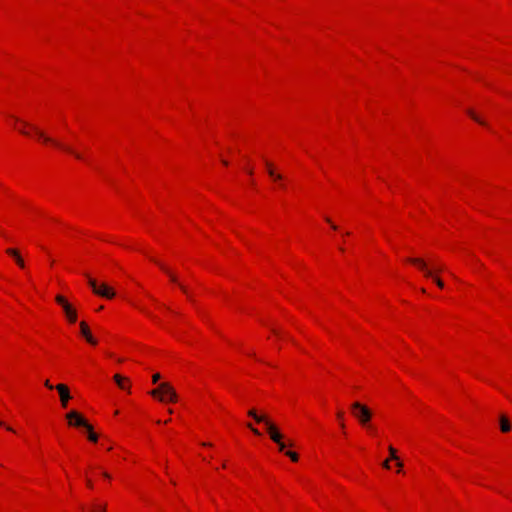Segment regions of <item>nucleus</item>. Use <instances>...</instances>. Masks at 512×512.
Segmentation results:
<instances>
[{
    "instance_id": "1",
    "label": "nucleus",
    "mask_w": 512,
    "mask_h": 512,
    "mask_svg": "<svg viewBox=\"0 0 512 512\" xmlns=\"http://www.w3.org/2000/svg\"><path fill=\"white\" fill-rule=\"evenodd\" d=\"M23 127L19 128V132L23 135H29L30 132L28 130L25 129V127H29L31 130H33L35 132V135L43 140V142L45 143H51L53 145H55L56 147L60 148V149H63L64 151L74 155L75 158L77 159H82V155L76 151H74L71 147L69 146H66L54 139H52L51 137L47 136L43 131H41L38 127H36L35 125H32L26 121H21Z\"/></svg>"
},
{
    "instance_id": "2",
    "label": "nucleus",
    "mask_w": 512,
    "mask_h": 512,
    "mask_svg": "<svg viewBox=\"0 0 512 512\" xmlns=\"http://www.w3.org/2000/svg\"><path fill=\"white\" fill-rule=\"evenodd\" d=\"M150 394L153 397H159L160 401H170V402H176L177 401V394L173 387L169 383H161L156 389L152 390Z\"/></svg>"
},
{
    "instance_id": "3",
    "label": "nucleus",
    "mask_w": 512,
    "mask_h": 512,
    "mask_svg": "<svg viewBox=\"0 0 512 512\" xmlns=\"http://www.w3.org/2000/svg\"><path fill=\"white\" fill-rule=\"evenodd\" d=\"M351 410L354 417L362 426H367L372 418L371 410L364 404L356 401L351 404Z\"/></svg>"
},
{
    "instance_id": "4",
    "label": "nucleus",
    "mask_w": 512,
    "mask_h": 512,
    "mask_svg": "<svg viewBox=\"0 0 512 512\" xmlns=\"http://www.w3.org/2000/svg\"><path fill=\"white\" fill-rule=\"evenodd\" d=\"M85 276L87 277L88 284L91 287L94 294L107 299H112L115 297V291L107 284H98V282L95 279L91 278L88 274H85Z\"/></svg>"
},
{
    "instance_id": "5",
    "label": "nucleus",
    "mask_w": 512,
    "mask_h": 512,
    "mask_svg": "<svg viewBox=\"0 0 512 512\" xmlns=\"http://www.w3.org/2000/svg\"><path fill=\"white\" fill-rule=\"evenodd\" d=\"M408 262L416 265L426 277H433L434 272H441L444 270L442 265L435 266L433 269L429 268L428 263L421 258H408Z\"/></svg>"
},
{
    "instance_id": "6",
    "label": "nucleus",
    "mask_w": 512,
    "mask_h": 512,
    "mask_svg": "<svg viewBox=\"0 0 512 512\" xmlns=\"http://www.w3.org/2000/svg\"><path fill=\"white\" fill-rule=\"evenodd\" d=\"M264 424L267 428V432L271 440L278 445L280 451H284L286 444L282 441L283 435L278 431L277 427L269 419H267Z\"/></svg>"
},
{
    "instance_id": "7",
    "label": "nucleus",
    "mask_w": 512,
    "mask_h": 512,
    "mask_svg": "<svg viewBox=\"0 0 512 512\" xmlns=\"http://www.w3.org/2000/svg\"><path fill=\"white\" fill-rule=\"evenodd\" d=\"M264 424L267 428V432L271 440L278 445L280 451H284L286 444L282 441L283 435L278 431L277 427L269 419H267Z\"/></svg>"
},
{
    "instance_id": "8",
    "label": "nucleus",
    "mask_w": 512,
    "mask_h": 512,
    "mask_svg": "<svg viewBox=\"0 0 512 512\" xmlns=\"http://www.w3.org/2000/svg\"><path fill=\"white\" fill-rule=\"evenodd\" d=\"M66 419L71 426L84 427L87 431H91V425L80 413L75 410L68 412L66 414Z\"/></svg>"
},
{
    "instance_id": "9",
    "label": "nucleus",
    "mask_w": 512,
    "mask_h": 512,
    "mask_svg": "<svg viewBox=\"0 0 512 512\" xmlns=\"http://www.w3.org/2000/svg\"><path fill=\"white\" fill-rule=\"evenodd\" d=\"M152 261H154L168 275L171 282L177 284L180 289L188 295L187 288L179 282L178 277L165 264L157 261L156 259H152Z\"/></svg>"
},
{
    "instance_id": "10",
    "label": "nucleus",
    "mask_w": 512,
    "mask_h": 512,
    "mask_svg": "<svg viewBox=\"0 0 512 512\" xmlns=\"http://www.w3.org/2000/svg\"><path fill=\"white\" fill-rule=\"evenodd\" d=\"M55 389L59 393L62 407L66 408L69 400L71 399L68 387L64 384H58L55 386Z\"/></svg>"
},
{
    "instance_id": "11",
    "label": "nucleus",
    "mask_w": 512,
    "mask_h": 512,
    "mask_svg": "<svg viewBox=\"0 0 512 512\" xmlns=\"http://www.w3.org/2000/svg\"><path fill=\"white\" fill-rule=\"evenodd\" d=\"M80 332L85 337V339L87 340L88 343H90L92 345H96L97 344V341L92 336L88 325L85 322H83V321L80 322Z\"/></svg>"
},
{
    "instance_id": "12",
    "label": "nucleus",
    "mask_w": 512,
    "mask_h": 512,
    "mask_svg": "<svg viewBox=\"0 0 512 512\" xmlns=\"http://www.w3.org/2000/svg\"><path fill=\"white\" fill-rule=\"evenodd\" d=\"M265 166L267 168L268 175L274 180V181H282L283 176L280 173H277L272 165V163L268 160H265Z\"/></svg>"
},
{
    "instance_id": "13",
    "label": "nucleus",
    "mask_w": 512,
    "mask_h": 512,
    "mask_svg": "<svg viewBox=\"0 0 512 512\" xmlns=\"http://www.w3.org/2000/svg\"><path fill=\"white\" fill-rule=\"evenodd\" d=\"M63 311L70 323H75L77 321V312L70 303L63 307Z\"/></svg>"
},
{
    "instance_id": "14",
    "label": "nucleus",
    "mask_w": 512,
    "mask_h": 512,
    "mask_svg": "<svg viewBox=\"0 0 512 512\" xmlns=\"http://www.w3.org/2000/svg\"><path fill=\"white\" fill-rule=\"evenodd\" d=\"M6 253L15 259V261L19 265V267H21V268L25 267V263H24L22 257L20 256L19 252L16 249L9 248L6 250Z\"/></svg>"
},
{
    "instance_id": "15",
    "label": "nucleus",
    "mask_w": 512,
    "mask_h": 512,
    "mask_svg": "<svg viewBox=\"0 0 512 512\" xmlns=\"http://www.w3.org/2000/svg\"><path fill=\"white\" fill-rule=\"evenodd\" d=\"M113 379L120 389H123V390L130 389L129 385L127 384V382H128L127 378H125L119 374H116V375H114Z\"/></svg>"
},
{
    "instance_id": "16",
    "label": "nucleus",
    "mask_w": 512,
    "mask_h": 512,
    "mask_svg": "<svg viewBox=\"0 0 512 512\" xmlns=\"http://www.w3.org/2000/svg\"><path fill=\"white\" fill-rule=\"evenodd\" d=\"M248 415L258 423H264L268 419V417L265 415H259L255 409L249 410Z\"/></svg>"
},
{
    "instance_id": "17",
    "label": "nucleus",
    "mask_w": 512,
    "mask_h": 512,
    "mask_svg": "<svg viewBox=\"0 0 512 512\" xmlns=\"http://www.w3.org/2000/svg\"><path fill=\"white\" fill-rule=\"evenodd\" d=\"M500 429L504 433L509 432L511 430V425L505 415L500 416Z\"/></svg>"
},
{
    "instance_id": "18",
    "label": "nucleus",
    "mask_w": 512,
    "mask_h": 512,
    "mask_svg": "<svg viewBox=\"0 0 512 512\" xmlns=\"http://www.w3.org/2000/svg\"><path fill=\"white\" fill-rule=\"evenodd\" d=\"M467 114L479 124L486 125V123L483 120H481L471 109L467 110Z\"/></svg>"
},
{
    "instance_id": "19",
    "label": "nucleus",
    "mask_w": 512,
    "mask_h": 512,
    "mask_svg": "<svg viewBox=\"0 0 512 512\" xmlns=\"http://www.w3.org/2000/svg\"><path fill=\"white\" fill-rule=\"evenodd\" d=\"M55 300L62 308L69 304L62 295H57Z\"/></svg>"
},
{
    "instance_id": "20",
    "label": "nucleus",
    "mask_w": 512,
    "mask_h": 512,
    "mask_svg": "<svg viewBox=\"0 0 512 512\" xmlns=\"http://www.w3.org/2000/svg\"><path fill=\"white\" fill-rule=\"evenodd\" d=\"M55 300L62 308L69 304L62 295H57Z\"/></svg>"
},
{
    "instance_id": "21",
    "label": "nucleus",
    "mask_w": 512,
    "mask_h": 512,
    "mask_svg": "<svg viewBox=\"0 0 512 512\" xmlns=\"http://www.w3.org/2000/svg\"><path fill=\"white\" fill-rule=\"evenodd\" d=\"M88 438L92 442H97L98 436L96 433L93 432V427L91 426V431H88Z\"/></svg>"
},
{
    "instance_id": "22",
    "label": "nucleus",
    "mask_w": 512,
    "mask_h": 512,
    "mask_svg": "<svg viewBox=\"0 0 512 512\" xmlns=\"http://www.w3.org/2000/svg\"><path fill=\"white\" fill-rule=\"evenodd\" d=\"M292 461L296 462L298 461V454L292 451H287L285 453Z\"/></svg>"
},
{
    "instance_id": "23",
    "label": "nucleus",
    "mask_w": 512,
    "mask_h": 512,
    "mask_svg": "<svg viewBox=\"0 0 512 512\" xmlns=\"http://www.w3.org/2000/svg\"><path fill=\"white\" fill-rule=\"evenodd\" d=\"M389 453H390V459L398 460V457L396 455V450L392 446H389Z\"/></svg>"
},
{
    "instance_id": "24",
    "label": "nucleus",
    "mask_w": 512,
    "mask_h": 512,
    "mask_svg": "<svg viewBox=\"0 0 512 512\" xmlns=\"http://www.w3.org/2000/svg\"><path fill=\"white\" fill-rule=\"evenodd\" d=\"M432 278H433V280L435 281V283L437 284V286L439 288H443L444 287V283H443V281L440 278L435 277V276H433Z\"/></svg>"
},
{
    "instance_id": "25",
    "label": "nucleus",
    "mask_w": 512,
    "mask_h": 512,
    "mask_svg": "<svg viewBox=\"0 0 512 512\" xmlns=\"http://www.w3.org/2000/svg\"><path fill=\"white\" fill-rule=\"evenodd\" d=\"M247 427H248V428H249V429H250V430H251L255 435H260L259 430H258V429H256V428H254V427L252 426V424H251V423H248V424H247Z\"/></svg>"
},
{
    "instance_id": "26",
    "label": "nucleus",
    "mask_w": 512,
    "mask_h": 512,
    "mask_svg": "<svg viewBox=\"0 0 512 512\" xmlns=\"http://www.w3.org/2000/svg\"><path fill=\"white\" fill-rule=\"evenodd\" d=\"M160 378H161V376L159 373L154 374L152 377L153 383H157L160 380Z\"/></svg>"
},
{
    "instance_id": "27",
    "label": "nucleus",
    "mask_w": 512,
    "mask_h": 512,
    "mask_svg": "<svg viewBox=\"0 0 512 512\" xmlns=\"http://www.w3.org/2000/svg\"><path fill=\"white\" fill-rule=\"evenodd\" d=\"M44 385H45L48 389H54V388H55V386H53V385L49 382V380H46V381L44 382Z\"/></svg>"
},
{
    "instance_id": "28",
    "label": "nucleus",
    "mask_w": 512,
    "mask_h": 512,
    "mask_svg": "<svg viewBox=\"0 0 512 512\" xmlns=\"http://www.w3.org/2000/svg\"><path fill=\"white\" fill-rule=\"evenodd\" d=\"M389 462H390V459L385 460V461L383 462V464H382V465H383V467H384V468H386V469H389V468H390V464H389Z\"/></svg>"
},
{
    "instance_id": "29",
    "label": "nucleus",
    "mask_w": 512,
    "mask_h": 512,
    "mask_svg": "<svg viewBox=\"0 0 512 512\" xmlns=\"http://www.w3.org/2000/svg\"><path fill=\"white\" fill-rule=\"evenodd\" d=\"M337 417H338V419H340V420H341V419L343 418V412L339 411V412L337 413Z\"/></svg>"
},
{
    "instance_id": "30",
    "label": "nucleus",
    "mask_w": 512,
    "mask_h": 512,
    "mask_svg": "<svg viewBox=\"0 0 512 512\" xmlns=\"http://www.w3.org/2000/svg\"><path fill=\"white\" fill-rule=\"evenodd\" d=\"M103 476L107 479H110V475L107 472H103Z\"/></svg>"
},
{
    "instance_id": "31",
    "label": "nucleus",
    "mask_w": 512,
    "mask_h": 512,
    "mask_svg": "<svg viewBox=\"0 0 512 512\" xmlns=\"http://www.w3.org/2000/svg\"><path fill=\"white\" fill-rule=\"evenodd\" d=\"M87 486L92 488L93 484H92V482L90 480H87Z\"/></svg>"
},
{
    "instance_id": "32",
    "label": "nucleus",
    "mask_w": 512,
    "mask_h": 512,
    "mask_svg": "<svg viewBox=\"0 0 512 512\" xmlns=\"http://www.w3.org/2000/svg\"><path fill=\"white\" fill-rule=\"evenodd\" d=\"M397 466H398V468L400 469V468L403 466V464H402L401 462H399V461H398V462H397Z\"/></svg>"
},
{
    "instance_id": "33",
    "label": "nucleus",
    "mask_w": 512,
    "mask_h": 512,
    "mask_svg": "<svg viewBox=\"0 0 512 512\" xmlns=\"http://www.w3.org/2000/svg\"><path fill=\"white\" fill-rule=\"evenodd\" d=\"M247 172L252 175L253 174V170L252 169H248Z\"/></svg>"
},
{
    "instance_id": "34",
    "label": "nucleus",
    "mask_w": 512,
    "mask_h": 512,
    "mask_svg": "<svg viewBox=\"0 0 512 512\" xmlns=\"http://www.w3.org/2000/svg\"><path fill=\"white\" fill-rule=\"evenodd\" d=\"M203 446H211L210 443H202Z\"/></svg>"
},
{
    "instance_id": "35",
    "label": "nucleus",
    "mask_w": 512,
    "mask_h": 512,
    "mask_svg": "<svg viewBox=\"0 0 512 512\" xmlns=\"http://www.w3.org/2000/svg\"><path fill=\"white\" fill-rule=\"evenodd\" d=\"M222 163H223L224 165H228V162H227L226 160H222Z\"/></svg>"
},
{
    "instance_id": "36",
    "label": "nucleus",
    "mask_w": 512,
    "mask_h": 512,
    "mask_svg": "<svg viewBox=\"0 0 512 512\" xmlns=\"http://www.w3.org/2000/svg\"><path fill=\"white\" fill-rule=\"evenodd\" d=\"M273 332H274L275 334H279V331H278V330H276V329H273Z\"/></svg>"
},
{
    "instance_id": "37",
    "label": "nucleus",
    "mask_w": 512,
    "mask_h": 512,
    "mask_svg": "<svg viewBox=\"0 0 512 512\" xmlns=\"http://www.w3.org/2000/svg\"><path fill=\"white\" fill-rule=\"evenodd\" d=\"M331 226H332V228H333L334 230H336V229H337V226H336V225H333V224H332Z\"/></svg>"
},
{
    "instance_id": "38",
    "label": "nucleus",
    "mask_w": 512,
    "mask_h": 512,
    "mask_svg": "<svg viewBox=\"0 0 512 512\" xmlns=\"http://www.w3.org/2000/svg\"><path fill=\"white\" fill-rule=\"evenodd\" d=\"M0 425H1V426H3V425H4V424H3V422H2L1 420H0Z\"/></svg>"
}]
</instances>
